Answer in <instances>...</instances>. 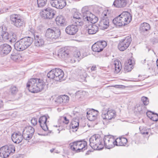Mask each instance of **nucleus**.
<instances>
[{"label": "nucleus", "instance_id": "1", "mask_svg": "<svg viewBox=\"0 0 158 158\" xmlns=\"http://www.w3.org/2000/svg\"><path fill=\"white\" fill-rule=\"evenodd\" d=\"M45 85V82L40 79L31 78L27 82V87L29 91L32 93L41 91Z\"/></svg>", "mask_w": 158, "mask_h": 158}, {"label": "nucleus", "instance_id": "2", "mask_svg": "<svg viewBox=\"0 0 158 158\" xmlns=\"http://www.w3.org/2000/svg\"><path fill=\"white\" fill-rule=\"evenodd\" d=\"M131 20V14L127 12H124L114 18L113 22L116 26L121 27L129 24Z\"/></svg>", "mask_w": 158, "mask_h": 158}, {"label": "nucleus", "instance_id": "3", "mask_svg": "<svg viewBox=\"0 0 158 158\" xmlns=\"http://www.w3.org/2000/svg\"><path fill=\"white\" fill-rule=\"evenodd\" d=\"M33 41V39L30 37L22 38L15 44V48L19 51H23L29 47Z\"/></svg>", "mask_w": 158, "mask_h": 158}, {"label": "nucleus", "instance_id": "4", "mask_svg": "<svg viewBox=\"0 0 158 158\" xmlns=\"http://www.w3.org/2000/svg\"><path fill=\"white\" fill-rule=\"evenodd\" d=\"M90 146L94 150H100L104 147L102 142V139L99 135H94L91 136L89 140Z\"/></svg>", "mask_w": 158, "mask_h": 158}, {"label": "nucleus", "instance_id": "5", "mask_svg": "<svg viewBox=\"0 0 158 158\" xmlns=\"http://www.w3.org/2000/svg\"><path fill=\"white\" fill-rule=\"evenodd\" d=\"M63 71L59 68H55L49 71L47 74V77L51 79L59 81L62 79L64 77Z\"/></svg>", "mask_w": 158, "mask_h": 158}, {"label": "nucleus", "instance_id": "6", "mask_svg": "<svg viewBox=\"0 0 158 158\" xmlns=\"http://www.w3.org/2000/svg\"><path fill=\"white\" fill-rule=\"evenodd\" d=\"M60 35V30L57 28L52 27L48 28L45 34V37L49 39H56L58 38Z\"/></svg>", "mask_w": 158, "mask_h": 158}, {"label": "nucleus", "instance_id": "7", "mask_svg": "<svg viewBox=\"0 0 158 158\" xmlns=\"http://www.w3.org/2000/svg\"><path fill=\"white\" fill-rule=\"evenodd\" d=\"M14 145H10L2 147L0 148V156L3 158H7L12 155L15 152Z\"/></svg>", "mask_w": 158, "mask_h": 158}, {"label": "nucleus", "instance_id": "8", "mask_svg": "<svg viewBox=\"0 0 158 158\" xmlns=\"http://www.w3.org/2000/svg\"><path fill=\"white\" fill-rule=\"evenodd\" d=\"M82 16L83 20L85 21L90 22L91 23H95L98 20L97 17H95V15L88 10L87 6L83 7L81 10Z\"/></svg>", "mask_w": 158, "mask_h": 158}, {"label": "nucleus", "instance_id": "9", "mask_svg": "<svg viewBox=\"0 0 158 158\" xmlns=\"http://www.w3.org/2000/svg\"><path fill=\"white\" fill-rule=\"evenodd\" d=\"M10 19L11 24L17 27H20L23 25V20L19 15L13 14L10 15Z\"/></svg>", "mask_w": 158, "mask_h": 158}, {"label": "nucleus", "instance_id": "10", "mask_svg": "<svg viewBox=\"0 0 158 158\" xmlns=\"http://www.w3.org/2000/svg\"><path fill=\"white\" fill-rule=\"evenodd\" d=\"M132 40L131 36H128L121 40L118 45V48L120 51H124L129 46Z\"/></svg>", "mask_w": 158, "mask_h": 158}, {"label": "nucleus", "instance_id": "11", "mask_svg": "<svg viewBox=\"0 0 158 158\" xmlns=\"http://www.w3.org/2000/svg\"><path fill=\"white\" fill-rule=\"evenodd\" d=\"M115 116V110L109 108H104L102 110V116L103 119L110 120Z\"/></svg>", "mask_w": 158, "mask_h": 158}, {"label": "nucleus", "instance_id": "12", "mask_svg": "<svg viewBox=\"0 0 158 158\" xmlns=\"http://www.w3.org/2000/svg\"><path fill=\"white\" fill-rule=\"evenodd\" d=\"M104 146L107 149H110L115 146V139L113 136L110 135L105 136L103 139Z\"/></svg>", "mask_w": 158, "mask_h": 158}, {"label": "nucleus", "instance_id": "13", "mask_svg": "<svg viewBox=\"0 0 158 158\" xmlns=\"http://www.w3.org/2000/svg\"><path fill=\"white\" fill-rule=\"evenodd\" d=\"M34 132V129L31 126L25 127L23 133V138L27 140L30 139L32 138Z\"/></svg>", "mask_w": 158, "mask_h": 158}, {"label": "nucleus", "instance_id": "14", "mask_svg": "<svg viewBox=\"0 0 158 158\" xmlns=\"http://www.w3.org/2000/svg\"><path fill=\"white\" fill-rule=\"evenodd\" d=\"M106 45L107 43L105 41H98L92 45V49L94 52H100L103 50Z\"/></svg>", "mask_w": 158, "mask_h": 158}, {"label": "nucleus", "instance_id": "15", "mask_svg": "<svg viewBox=\"0 0 158 158\" xmlns=\"http://www.w3.org/2000/svg\"><path fill=\"white\" fill-rule=\"evenodd\" d=\"M56 11L49 7L44 9L43 10V16L46 19H51L54 17Z\"/></svg>", "mask_w": 158, "mask_h": 158}, {"label": "nucleus", "instance_id": "16", "mask_svg": "<svg viewBox=\"0 0 158 158\" xmlns=\"http://www.w3.org/2000/svg\"><path fill=\"white\" fill-rule=\"evenodd\" d=\"M50 3L53 7L62 9L66 5L65 0H50Z\"/></svg>", "mask_w": 158, "mask_h": 158}, {"label": "nucleus", "instance_id": "17", "mask_svg": "<svg viewBox=\"0 0 158 158\" xmlns=\"http://www.w3.org/2000/svg\"><path fill=\"white\" fill-rule=\"evenodd\" d=\"M57 56L61 59L67 60L69 56V51L66 47L61 48L58 51Z\"/></svg>", "mask_w": 158, "mask_h": 158}, {"label": "nucleus", "instance_id": "18", "mask_svg": "<svg viewBox=\"0 0 158 158\" xmlns=\"http://www.w3.org/2000/svg\"><path fill=\"white\" fill-rule=\"evenodd\" d=\"M34 42L35 46L37 47H41L44 45V40L43 37L38 34L34 35Z\"/></svg>", "mask_w": 158, "mask_h": 158}, {"label": "nucleus", "instance_id": "19", "mask_svg": "<svg viewBox=\"0 0 158 158\" xmlns=\"http://www.w3.org/2000/svg\"><path fill=\"white\" fill-rule=\"evenodd\" d=\"M12 47L9 45L5 44L0 45V53L2 55H6L11 51Z\"/></svg>", "mask_w": 158, "mask_h": 158}, {"label": "nucleus", "instance_id": "20", "mask_svg": "<svg viewBox=\"0 0 158 158\" xmlns=\"http://www.w3.org/2000/svg\"><path fill=\"white\" fill-rule=\"evenodd\" d=\"M23 138V136L21 133L19 132L13 133L11 135V139L12 141L16 143H20Z\"/></svg>", "mask_w": 158, "mask_h": 158}, {"label": "nucleus", "instance_id": "21", "mask_svg": "<svg viewBox=\"0 0 158 158\" xmlns=\"http://www.w3.org/2000/svg\"><path fill=\"white\" fill-rule=\"evenodd\" d=\"M78 28L76 25L72 24L69 25L66 28V33L70 35H73L78 31Z\"/></svg>", "mask_w": 158, "mask_h": 158}, {"label": "nucleus", "instance_id": "22", "mask_svg": "<svg viewBox=\"0 0 158 158\" xmlns=\"http://www.w3.org/2000/svg\"><path fill=\"white\" fill-rule=\"evenodd\" d=\"M47 118L45 116L41 117L39 119V123L40 127L44 131H46L48 130V127L47 125Z\"/></svg>", "mask_w": 158, "mask_h": 158}, {"label": "nucleus", "instance_id": "23", "mask_svg": "<svg viewBox=\"0 0 158 158\" xmlns=\"http://www.w3.org/2000/svg\"><path fill=\"white\" fill-rule=\"evenodd\" d=\"M98 111L94 109H92L87 112V116L88 119L90 121L94 120L96 118L98 114Z\"/></svg>", "mask_w": 158, "mask_h": 158}, {"label": "nucleus", "instance_id": "24", "mask_svg": "<svg viewBox=\"0 0 158 158\" xmlns=\"http://www.w3.org/2000/svg\"><path fill=\"white\" fill-rule=\"evenodd\" d=\"M101 29L103 30L107 29L109 25V21L107 17L102 19L99 24Z\"/></svg>", "mask_w": 158, "mask_h": 158}, {"label": "nucleus", "instance_id": "25", "mask_svg": "<svg viewBox=\"0 0 158 158\" xmlns=\"http://www.w3.org/2000/svg\"><path fill=\"white\" fill-rule=\"evenodd\" d=\"M69 100V97L66 95H64L59 97L57 98L56 102L58 104H62V103H65L68 102Z\"/></svg>", "mask_w": 158, "mask_h": 158}, {"label": "nucleus", "instance_id": "26", "mask_svg": "<svg viewBox=\"0 0 158 158\" xmlns=\"http://www.w3.org/2000/svg\"><path fill=\"white\" fill-rule=\"evenodd\" d=\"M87 30L89 34L92 35L95 34L98 31V28L95 24H91L89 25Z\"/></svg>", "mask_w": 158, "mask_h": 158}, {"label": "nucleus", "instance_id": "27", "mask_svg": "<svg viewBox=\"0 0 158 158\" xmlns=\"http://www.w3.org/2000/svg\"><path fill=\"white\" fill-rule=\"evenodd\" d=\"M126 4V0H117L114 1L113 5L115 7L121 8L125 7Z\"/></svg>", "mask_w": 158, "mask_h": 158}, {"label": "nucleus", "instance_id": "28", "mask_svg": "<svg viewBox=\"0 0 158 158\" xmlns=\"http://www.w3.org/2000/svg\"><path fill=\"white\" fill-rule=\"evenodd\" d=\"M127 142V139L125 138H117L116 139H115V145L117 146H123Z\"/></svg>", "mask_w": 158, "mask_h": 158}, {"label": "nucleus", "instance_id": "29", "mask_svg": "<svg viewBox=\"0 0 158 158\" xmlns=\"http://www.w3.org/2000/svg\"><path fill=\"white\" fill-rule=\"evenodd\" d=\"M79 120L77 118L73 119L71 122L70 127L73 129V131H76L79 127Z\"/></svg>", "mask_w": 158, "mask_h": 158}, {"label": "nucleus", "instance_id": "30", "mask_svg": "<svg viewBox=\"0 0 158 158\" xmlns=\"http://www.w3.org/2000/svg\"><path fill=\"white\" fill-rule=\"evenodd\" d=\"M139 29L140 32H144L149 30L150 29V27L147 23H143L141 24Z\"/></svg>", "mask_w": 158, "mask_h": 158}, {"label": "nucleus", "instance_id": "31", "mask_svg": "<svg viewBox=\"0 0 158 158\" xmlns=\"http://www.w3.org/2000/svg\"><path fill=\"white\" fill-rule=\"evenodd\" d=\"M10 35L7 32L5 31H2L1 35V36L2 39H0V41H4L5 42H7L9 41V39L10 37Z\"/></svg>", "mask_w": 158, "mask_h": 158}, {"label": "nucleus", "instance_id": "32", "mask_svg": "<svg viewBox=\"0 0 158 158\" xmlns=\"http://www.w3.org/2000/svg\"><path fill=\"white\" fill-rule=\"evenodd\" d=\"M86 94V92L84 91H78L76 93L75 98L79 100H81Z\"/></svg>", "mask_w": 158, "mask_h": 158}, {"label": "nucleus", "instance_id": "33", "mask_svg": "<svg viewBox=\"0 0 158 158\" xmlns=\"http://www.w3.org/2000/svg\"><path fill=\"white\" fill-rule=\"evenodd\" d=\"M56 21L60 24L61 26H64L66 25L65 18L63 16L60 15L57 17Z\"/></svg>", "mask_w": 158, "mask_h": 158}, {"label": "nucleus", "instance_id": "34", "mask_svg": "<svg viewBox=\"0 0 158 158\" xmlns=\"http://www.w3.org/2000/svg\"><path fill=\"white\" fill-rule=\"evenodd\" d=\"M114 65L116 72L118 73L120 72L122 68L121 63L119 61H114Z\"/></svg>", "mask_w": 158, "mask_h": 158}, {"label": "nucleus", "instance_id": "35", "mask_svg": "<svg viewBox=\"0 0 158 158\" xmlns=\"http://www.w3.org/2000/svg\"><path fill=\"white\" fill-rule=\"evenodd\" d=\"M61 119H63L62 124L59 125V127H60L63 126V128H61V130L64 129L67 127L66 125L68 124L69 123V120L66 117H63L61 118Z\"/></svg>", "mask_w": 158, "mask_h": 158}, {"label": "nucleus", "instance_id": "36", "mask_svg": "<svg viewBox=\"0 0 158 158\" xmlns=\"http://www.w3.org/2000/svg\"><path fill=\"white\" fill-rule=\"evenodd\" d=\"M87 143L85 141H80V143L78 145H80V148L78 149L80 150V152L83 151L86 149Z\"/></svg>", "mask_w": 158, "mask_h": 158}, {"label": "nucleus", "instance_id": "37", "mask_svg": "<svg viewBox=\"0 0 158 158\" xmlns=\"http://www.w3.org/2000/svg\"><path fill=\"white\" fill-rule=\"evenodd\" d=\"M132 62L131 60H130L126 64L124 67V69L127 72L131 71L133 69Z\"/></svg>", "mask_w": 158, "mask_h": 158}, {"label": "nucleus", "instance_id": "38", "mask_svg": "<svg viewBox=\"0 0 158 158\" xmlns=\"http://www.w3.org/2000/svg\"><path fill=\"white\" fill-rule=\"evenodd\" d=\"M73 23L75 24L74 25L77 26H81L83 25L84 23L82 18L78 19H73Z\"/></svg>", "mask_w": 158, "mask_h": 158}, {"label": "nucleus", "instance_id": "39", "mask_svg": "<svg viewBox=\"0 0 158 158\" xmlns=\"http://www.w3.org/2000/svg\"><path fill=\"white\" fill-rule=\"evenodd\" d=\"M47 0H37V3L39 7H43L45 6Z\"/></svg>", "mask_w": 158, "mask_h": 158}, {"label": "nucleus", "instance_id": "40", "mask_svg": "<svg viewBox=\"0 0 158 158\" xmlns=\"http://www.w3.org/2000/svg\"><path fill=\"white\" fill-rule=\"evenodd\" d=\"M69 146L71 150L77 152V141L71 143L69 144Z\"/></svg>", "mask_w": 158, "mask_h": 158}, {"label": "nucleus", "instance_id": "41", "mask_svg": "<svg viewBox=\"0 0 158 158\" xmlns=\"http://www.w3.org/2000/svg\"><path fill=\"white\" fill-rule=\"evenodd\" d=\"M17 40V36L14 33L12 34L11 35H10V37L9 39V41L11 43H14Z\"/></svg>", "mask_w": 158, "mask_h": 158}, {"label": "nucleus", "instance_id": "42", "mask_svg": "<svg viewBox=\"0 0 158 158\" xmlns=\"http://www.w3.org/2000/svg\"><path fill=\"white\" fill-rule=\"evenodd\" d=\"M10 91L11 94H15L18 91V89L16 86H11L10 89Z\"/></svg>", "mask_w": 158, "mask_h": 158}, {"label": "nucleus", "instance_id": "43", "mask_svg": "<svg viewBox=\"0 0 158 158\" xmlns=\"http://www.w3.org/2000/svg\"><path fill=\"white\" fill-rule=\"evenodd\" d=\"M82 17V16L81 15L80 13L78 12H75L74 14L73 18L72 19V20L73 21V19H78L81 18Z\"/></svg>", "mask_w": 158, "mask_h": 158}, {"label": "nucleus", "instance_id": "44", "mask_svg": "<svg viewBox=\"0 0 158 158\" xmlns=\"http://www.w3.org/2000/svg\"><path fill=\"white\" fill-rule=\"evenodd\" d=\"M152 115L151 120L154 121H157L158 120V114L156 113H153Z\"/></svg>", "mask_w": 158, "mask_h": 158}, {"label": "nucleus", "instance_id": "45", "mask_svg": "<svg viewBox=\"0 0 158 158\" xmlns=\"http://www.w3.org/2000/svg\"><path fill=\"white\" fill-rule=\"evenodd\" d=\"M141 100L145 105H147L149 103L148 99L146 97H143L141 98Z\"/></svg>", "mask_w": 158, "mask_h": 158}, {"label": "nucleus", "instance_id": "46", "mask_svg": "<svg viewBox=\"0 0 158 158\" xmlns=\"http://www.w3.org/2000/svg\"><path fill=\"white\" fill-rule=\"evenodd\" d=\"M19 56L15 53L12 54L11 56V58L14 60L16 61L19 58Z\"/></svg>", "mask_w": 158, "mask_h": 158}, {"label": "nucleus", "instance_id": "47", "mask_svg": "<svg viewBox=\"0 0 158 158\" xmlns=\"http://www.w3.org/2000/svg\"><path fill=\"white\" fill-rule=\"evenodd\" d=\"M74 56L76 58H81L82 57L81 56V54L80 51H77L74 52Z\"/></svg>", "mask_w": 158, "mask_h": 158}, {"label": "nucleus", "instance_id": "48", "mask_svg": "<svg viewBox=\"0 0 158 158\" xmlns=\"http://www.w3.org/2000/svg\"><path fill=\"white\" fill-rule=\"evenodd\" d=\"M37 119L35 118H33L31 120V123L33 126L35 125L37 123Z\"/></svg>", "mask_w": 158, "mask_h": 158}, {"label": "nucleus", "instance_id": "49", "mask_svg": "<svg viewBox=\"0 0 158 158\" xmlns=\"http://www.w3.org/2000/svg\"><path fill=\"white\" fill-rule=\"evenodd\" d=\"M142 105H139L137 106V111L140 113H142Z\"/></svg>", "mask_w": 158, "mask_h": 158}, {"label": "nucleus", "instance_id": "50", "mask_svg": "<svg viewBox=\"0 0 158 158\" xmlns=\"http://www.w3.org/2000/svg\"><path fill=\"white\" fill-rule=\"evenodd\" d=\"M153 113L154 112H152L151 111H148L147 112L146 114L148 117L151 119V117L152 116V115Z\"/></svg>", "mask_w": 158, "mask_h": 158}, {"label": "nucleus", "instance_id": "51", "mask_svg": "<svg viewBox=\"0 0 158 158\" xmlns=\"http://www.w3.org/2000/svg\"><path fill=\"white\" fill-rule=\"evenodd\" d=\"M68 59L69 60L68 61L70 60V62L72 63H75L76 61L75 59L73 58L71 59L69 57V58H68Z\"/></svg>", "mask_w": 158, "mask_h": 158}, {"label": "nucleus", "instance_id": "52", "mask_svg": "<svg viewBox=\"0 0 158 158\" xmlns=\"http://www.w3.org/2000/svg\"><path fill=\"white\" fill-rule=\"evenodd\" d=\"M79 143H80V141H77V152H80V150H78V149L79 148H80V145H78V144H79Z\"/></svg>", "mask_w": 158, "mask_h": 158}, {"label": "nucleus", "instance_id": "53", "mask_svg": "<svg viewBox=\"0 0 158 158\" xmlns=\"http://www.w3.org/2000/svg\"><path fill=\"white\" fill-rule=\"evenodd\" d=\"M31 32L32 33L34 36L35 34H38L37 33L35 32V31L32 29H31Z\"/></svg>", "mask_w": 158, "mask_h": 158}, {"label": "nucleus", "instance_id": "54", "mask_svg": "<svg viewBox=\"0 0 158 158\" xmlns=\"http://www.w3.org/2000/svg\"><path fill=\"white\" fill-rule=\"evenodd\" d=\"M96 69V66H93L91 68V71H95Z\"/></svg>", "mask_w": 158, "mask_h": 158}, {"label": "nucleus", "instance_id": "55", "mask_svg": "<svg viewBox=\"0 0 158 158\" xmlns=\"http://www.w3.org/2000/svg\"><path fill=\"white\" fill-rule=\"evenodd\" d=\"M107 11H108V10H107V11H103L102 13V15H104L105 16H106L107 15V13L106 12Z\"/></svg>", "mask_w": 158, "mask_h": 158}, {"label": "nucleus", "instance_id": "56", "mask_svg": "<svg viewBox=\"0 0 158 158\" xmlns=\"http://www.w3.org/2000/svg\"><path fill=\"white\" fill-rule=\"evenodd\" d=\"M122 85H114V87L115 88H121L122 87Z\"/></svg>", "mask_w": 158, "mask_h": 158}, {"label": "nucleus", "instance_id": "57", "mask_svg": "<svg viewBox=\"0 0 158 158\" xmlns=\"http://www.w3.org/2000/svg\"><path fill=\"white\" fill-rule=\"evenodd\" d=\"M141 133L142 134L148 135V132H147V131L145 132V131H141Z\"/></svg>", "mask_w": 158, "mask_h": 158}, {"label": "nucleus", "instance_id": "58", "mask_svg": "<svg viewBox=\"0 0 158 158\" xmlns=\"http://www.w3.org/2000/svg\"><path fill=\"white\" fill-rule=\"evenodd\" d=\"M146 60H142L141 61V62L142 63H143V64H145V63H146Z\"/></svg>", "mask_w": 158, "mask_h": 158}, {"label": "nucleus", "instance_id": "59", "mask_svg": "<svg viewBox=\"0 0 158 158\" xmlns=\"http://www.w3.org/2000/svg\"><path fill=\"white\" fill-rule=\"evenodd\" d=\"M54 149H51L50 150V151L51 152H52L54 151Z\"/></svg>", "mask_w": 158, "mask_h": 158}, {"label": "nucleus", "instance_id": "60", "mask_svg": "<svg viewBox=\"0 0 158 158\" xmlns=\"http://www.w3.org/2000/svg\"><path fill=\"white\" fill-rule=\"evenodd\" d=\"M2 103H0V108L2 107Z\"/></svg>", "mask_w": 158, "mask_h": 158}, {"label": "nucleus", "instance_id": "61", "mask_svg": "<svg viewBox=\"0 0 158 158\" xmlns=\"http://www.w3.org/2000/svg\"><path fill=\"white\" fill-rule=\"evenodd\" d=\"M156 62L157 63V66L158 67V59L156 60Z\"/></svg>", "mask_w": 158, "mask_h": 158}, {"label": "nucleus", "instance_id": "62", "mask_svg": "<svg viewBox=\"0 0 158 158\" xmlns=\"http://www.w3.org/2000/svg\"><path fill=\"white\" fill-rule=\"evenodd\" d=\"M3 27H2V28H1V29L2 30H3Z\"/></svg>", "mask_w": 158, "mask_h": 158}, {"label": "nucleus", "instance_id": "63", "mask_svg": "<svg viewBox=\"0 0 158 158\" xmlns=\"http://www.w3.org/2000/svg\"><path fill=\"white\" fill-rule=\"evenodd\" d=\"M85 125L84 126H83V127H85Z\"/></svg>", "mask_w": 158, "mask_h": 158}, {"label": "nucleus", "instance_id": "64", "mask_svg": "<svg viewBox=\"0 0 158 158\" xmlns=\"http://www.w3.org/2000/svg\"><path fill=\"white\" fill-rule=\"evenodd\" d=\"M55 126H56V127H57V126L56 125Z\"/></svg>", "mask_w": 158, "mask_h": 158}]
</instances>
